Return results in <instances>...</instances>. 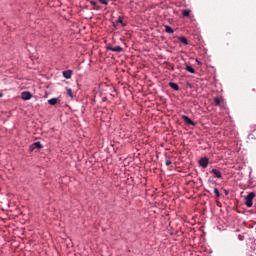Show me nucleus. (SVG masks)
Listing matches in <instances>:
<instances>
[{
    "instance_id": "1",
    "label": "nucleus",
    "mask_w": 256,
    "mask_h": 256,
    "mask_svg": "<svg viewBox=\"0 0 256 256\" xmlns=\"http://www.w3.org/2000/svg\"><path fill=\"white\" fill-rule=\"evenodd\" d=\"M245 205L248 207H253V199H255V192H250L245 196Z\"/></svg>"
},
{
    "instance_id": "2",
    "label": "nucleus",
    "mask_w": 256,
    "mask_h": 256,
    "mask_svg": "<svg viewBox=\"0 0 256 256\" xmlns=\"http://www.w3.org/2000/svg\"><path fill=\"white\" fill-rule=\"evenodd\" d=\"M199 165H200V167H203V169H207V167L209 166V159L208 158H201L199 160Z\"/></svg>"
},
{
    "instance_id": "3",
    "label": "nucleus",
    "mask_w": 256,
    "mask_h": 256,
    "mask_svg": "<svg viewBox=\"0 0 256 256\" xmlns=\"http://www.w3.org/2000/svg\"><path fill=\"white\" fill-rule=\"evenodd\" d=\"M107 50L113 51L114 53H121L123 51V48L121 46H116V47L107 46Z\"/></svg>"
},
{
    "instance_id": "4",
    "label": "nucleus",
    "mask_w": 256,
    "mask_h": 256,
    "mask_svg": "<svg viewBox=\"0 0 256 256\" xmlns=\"http://www.w3.org/2000/svg\"><path fill=\"white\" fill-rule=\"evenodd\" d=\"M29 149L33 152L35 149H43V145H41V142H34Z\"/></svg>"
},
{
    "instance_id": "5",
    "label": "nucleus",
    "mask_w": 256,
    "mask_h": 256,
    "mask_svg": "<svg viewBox=\"0 0 256 256\" xmlns=\"http://www.w3.org/2000/svg\"><path fill=\"white\" fill-rule=\"evenodd\" d=\"M62 75L65 79H71L73 76V71L72 70H65L62 72Z\"/></svg>"
},
{
    "instance_id": "6",
    "label": "nucleus",
    "mask_w": 256,
    "mask_h": 256,
    "mask_svg": "<svg viewBox=\"0 0 256 256\" xmlns=\"http://www.w3.org/2000/svg\"><path fill=\"white\" fill-rule=\"evenodd\" d=\"M182 119L186 125H195V122H193V120H191V118L188 116L182 115Z\"/></svg>"
},
{
    "instance_id": "7",
    "label": "nucleus",
    "mask_w": 256,
    "mask_h": 256,
    "mask_svg": "<svg viewBox=\"0 0 256 256\" xmlns=\"http://www.w3.org/2000/svg\"><path fill=\"white\" fill-rule=\"evenodd\" d=\"M21 97L24 101H29L33 95H31L30 92H22Z\"/></svg>"
},
{
    "instance_id": "8",
    "label": "nucleus",
    "mask_w": 256,
    "mask_h": 256,
    "mask_svg": "<svg viewBox=\"0 0 256 256\" xmlns=\"http://www.w3.org/2000/svg\"><path fill=\"white\" fill-rule=\"evenodd\" d=\"M211 173L217 177V179H222L223 175L221 174V171L218 169H212Z\"/></svg>"
},
{
    "instance_id": "9",
    "label": "nucleus",
    "mask_w": 256,
    "mask_h": 256,
    "mask_svg": "<svg viewBox=\"0 0 256 256\" xmlns=\"http://www.w3.org/2000/svg\"><path fill=\"white\" fill-rule=\"evenodd\" d=\"M169 87H171V89H174V91H179V85L175 82H169Z\"/></svg>"
},
{
    "instance_id": "10",
    "label": "nucleus",
    "mask_w": 256,
    "mask_h": 256,
    "mask_svg": "<svg viewBox=\"0 0 256 256\" xmlns=\"http://www.w3.org/2000/svg\"><path fill=\"white\" fill-rule=\"evenodd\" d=\"M164 27H165L166 33H169V35H173V33H175V31L173 30V28H171V26L165 25Z\"/></svg>"
},
{
    "instance_id": "11",
    "label": "nucleus",
    "mask_w": 256,
    "mask_h": 256,
    "mask_svg": "<svg viewBox=\"0 0 256 256\" xmlns=\"http://www.w3.org/2000/svg\"><path fill=\"white\" fill-rule=\"evenodd\" d=\"M90 5L93 6L92 9H94L95 11H99V9H101V7L99 5H97L96 1H90Z\"/></svg>"
},
{
    "instance_id": "12",
    "label": "nucleus",
    "mask_w": 256,
    "mask_h": 256,
    "mask_svg": "<svg viewBox=\"0 0 256 256\" xmlns=\"http://www.w3.org/2000/svg\"><path fill=\"white\" fill-rule=\"evenodd\" d=\"M116 23H120L122 27H127V23L123 22V17L119 16Z\"/></svg>"
},
{
    "instance_id": "13",
    "label": "nucleus",
    "mask_w": 256,
    "mask_h": 256,
    "mask_svg": "<svg viewBox=\"0 0 256 256\" xmlns=\"http://www.w3.org/2000/svg\"><path fill=\"white\" fill-rule=\"evenodd\" d=\"M49 105H57V103H59V99L58 98H51L48 100Z\"/></svg>"
},
{
    "instance_id": "14",
    "label": "nucleus",
    "mask_w": 256,
    "mask_h": 256,
    "mask_svg": "<svg viewBox=\"0 0 256 256\" xmlns=\"http://www.w3.org/2000/svg\"><path fill=\"white\" fill-rule=\"evenodd\" d=\"M179 42L183 43V45H189V42L187 41V38L185 37H179Z\"/></svg>"
},
{
    "instance_id": "15",
    "label": "nucleus",
    "mask_w": 256,
    "mask_h": 256,
    "mask_svg": "<svg viewBox=\"0 0 256 256\" xmlns=\"http://www.w3.org/2000/svg\"><path fill=\"white\" fill-rule=\"evenodd\" d=\"M182 15L183 17H190L191 10H182Z\"/></svg>"
},
{
    "instance_id": "16",
    "label": "nucleus",
    "mask_w": 256,
    "mask_h": 256,
    "mask_svg": "<svg viewBox=\"0 0 256 256\" xmlns=\"http://www.w3.org/2000/svg\"><path fill=\"white\" fill-rule=\"evenodd\" d=\"M186 71H188V73H195V69L193 67H191L190 65H186Z\"/></svg>"
},
{
    "instance_id": "17",
    "label": "nucleus",
    "mask_w": 256,
    "mask_h": 256,
    "mask_svg": "<svg viewBox=\"0 0 256 256\" xmlns=\"http://www.w3.org/2000/svg\"><path fill=\"white\" fill-rule=\"evenodd\" d=\"M214 103L216 107H219V105H221V99H219V97L214 98Z\"/></svg>"
},
{
    "instance_id": "18",
    "label": "nucleus",
    "mask_w": 256,
    "mask_h": 256,
    "mask_svg": "<svg viewBox=\"0 0 256 256\" xmlns=\"http://www.w3.org/2000/svg\"><path fill=\"white\" fill-rule=\"evenodd\" d=\"M67 95L68 97H71V99H73V90L71 88H67Z\"/></svg>"
},
{
    "instance_id": "19",
    "label": "nucleus",
    "mask_w": 256,
    "mask_h": 256,
    "mask_svg": "<svg viewBox=\"0 0 256 256\" xmlns=\"http://www.w3.org/2000/svg\"><path fill=\"white\" fill-rule=\"evenodd\" d=\"M214 193H215L217 199H219V197H221V193H219V189L214 188Z\"/></svg>"
},
{
    "instance_id": "20",
    "label": "nucleus",
    "mask_w": 256,
    "mask_h": 256,
    "mask_svg": "<svg viewBox=\"0 0 256 256\" xmlns=\"http://www.w3.org/2000/svg\"><path fill=\"white\" fill-rule=\"evenodd\" d=\"M102 5H109V0H99Z\"/></svg>"
},
{
    "instance_id": "21",
    "label": "nucleus",
    "mask_w": 256,
    "mask_h": 256,
    "mask_svg": "<svg viewBox=\"0 0 256 256\" xmlns=\"http://www.w3.org/2000/svg\"><path fill=\"white\" fill-rule=\"evenodd\" d=\"M173 162H171V160H166L165 161V165L167 166V167H169V165H171Z\"/></svg>"
},
{
    "instance_id": "22",
    "label": "nucleus",
    "mask_w": 256,
    "mask_h": 256,
    "mask_svg": "<svg viewBox=\"0 0 256 256\" xmlns=\"http://www.w3.org/2000/svg\"><path fill=\"white\" fill-rule=\"evenodd\" d=\"M198 62V65H201V62H199V60H196Z\"/></svg>"
},
{
    "instance_id": "23",
    "label": "nucleus",
    "mask_w": 256,
    "mask_h": 256,
    "mask_svg": "<svg viewBox=\"0 0 256 256\" xmlns=\"http://www.w3.org/2000/svg\"><path fill=\"white\" fill-rule=\"evenodd\" d=\"M252 91H253V93H255L256 89H255V88H253V89H252Z\"/></svg>"
},
{
    "instance_id": "24",
    "label": "nucleus",
    "mask_w": 256,
    "mask_h": 256,
    "mask_svg": "<svg viewBox=\"0 0 256 256\" xmlns=\"http://www.w3.org/2000/svg\"><path fill=\"white\" fill-rule=\"evenodd\" d=\"M3 97V93H0V98Z\"/></svg>"
}]
</instances>
